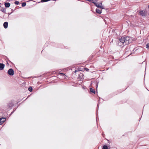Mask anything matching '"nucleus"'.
<instances>
[{
	"label": "nucleus",
	"instance_id": "obj_16",
	"mask_svg": "<svg viewBox=\"0 0 149 149\" xmlns=\"http://www.w3.org/2000/svg\"><path fill=\"white\" fill-rule=\"evenodd\" d=\"M19 3V2L17 1H16L15 2V3L16 4V5H18Z\"/></svg>",
	"mask_w": 149,
	"mask_h": 149
},
{
	"label": "nucleus",
	"instance_id": "obj_12",
	"mask_svg": "<svg viewBox=\"0 0 149 149\" xmlns=\"http://www.w3.org/2000/svg\"><path fill=\"white\" fill-rule=\"evenodd\" d=\"M131 39L130 38H129V39L128 40H127V41L128 42H129L128 43V44L129 43H131V42H132V41H131Z\"/></svg>",
	"mask_w": 149,
	"mask_h": 149
},
{
	"label": "nucleus",
	"instance_id": "obj_13",
	"mask_svg": "<svg viewBox=\"0 0 149 149\" xmlns=\"http://www.w3.org/2000/svg\"><path fill=\"white\" fill-rule=\"evenodd\" d=\"M102 149H108V147L106 146H104L103 147Z\"/></svg>",
	"mask_w": 149,
	"mask_h": 149
},
{
	"label": "nucleus",
	"instance_id": "obj_3",
	"mask_svg": "<svg viewBox=\"0 0 149 149\" xmlns=\"http://www.w3.org/2000/svg\"><path fill=\"white\" fill-rule=\"evenodd\" d=\"M14 71L12 69H9L8 71V74L11 75H13L14 74Z\"/></svg>",
	"mask_w": 149,
	"mask_h": 149
},
{
	"label": "nucleus",
	"instance_id": "obj_15",
	"mask_svg": "<svg viewBox=\"0 0 149 149\" xmlns=\"http://www.w3.org/2000/svg\"><path fill=\"white\" fill-rule=\"evenodd\" d=\"M28 89L31 92L32 90V88L31 87H30Z\"/></svg>",
	"mask_w": 149,
	"mask_h": 149
},
{
	"label": "nucleus",
	"instance_id": "obj_22",
	"mask_svg": "<svg viewBox=\"0 0 149 149\" xmlns=\"http://www.w3.org/2000/svg\"><path fill=\"white\" fill-rule=\"evenodd\" d=\"M80 75H82V74H80Z\"/></svg>",
	"mask_w": 149,
	"mask_h": 149
},
{
	"label": "nucleus",
	"instance_id": "obj_9",
	"mask_svg": "<svg viewBox=\"0 0 149 149\" xmlns=\"http://www.w3.org/2000/svg\"><path fill=\"white\" fill-rule=\"evenodd\" d=\"M10 5V4L9 3H5V6L6 7H9Z\"/></svg>",
	"mask_w": 149,
	"mask_h": 149
},
{
	"label": "nucleus",
	"instance_id": "obj_1",
	"mask_svg": "<svg viewBox=\"0 0 149 149\" xmlns=\"http://www.w3.org/2000/svg\"><path fill=\"white\" fill-rule=\"evenodd\" d=\"M129 39V37H122L119 40L122 43H125V45H127L128 44L129 42L127 41V40Z\"/></svg>",
	"mask_w": 149,
	"mask_h": 149
},
{
	"label": "nucleus",
	"instance_id": "obj_19",
	"mask_svg": "<svg viewBox=\"0 0 149 149\" xmlns=\"http://www.w3.org/2000/svg\"><path fill=\"white\" fill-rule=\"evenodd\" d=\"M85 69L86 71H88L89 70V69H88L86 68Z\"/></svg>",
	"mask_w": 149,
	"mask_h": 149
},
{
	"label": "nucleus",
	"instance_id": "obj_21",
	"mask_svg": "<svg viewBox=\"0 0 149 149\" xmlns=\"http://www.w3.org/2000/svg\"><path fill=\"white\" fill-rule=\"evenodd\" d=\"M119 43H120V42H119Z\"/></svg>",
	"mask_w": 149,
	"mask_h": 149
},
{
	"label": "nucleus",
	"instance_id": "obj_11",
	"mask_svg": "<svg viewBox=\"0 0 149 149\" xmlns=\"http://www.w3.org/2000/svg\"><path fill=\"white\" fill-rule=\"evenodd\" d=\"M90 91L91 92H92L93 93H95V91H94V90L92 88H91L90 89Z\"/></svg>",
	"mask_w": 149,
	"mask_h": 149
},
{
	"label": "nucleus",
	"instance_id": "obj_5",
	"mask_svg": "<svg viewBox=\"0 0 149 149\" xmlns=\"http://www.w3.org/2000/svg\"><path fill=\"white\" fill-rule=\"evenodd\" d=\"M139 15H142V16H145V12L143 11H141L139 13Z\"/></svg>",
	"mask_w": 149,
	"mask_h": 149
},
{
	"label": "nucleus",
	"instance_id": "obj_17",
	"mask_svg": "<svg viewBox=\"0 0 149 149\" xmlns=\"http://www.w3.org/2000/svg\"><path fill=\"white\" fill-rule=\"evenodd\" d=\"M49 0H41V2H45L49 1Z\"/></svg>",
	"mask_w": 149,
	"mask_h": 149
},
{
	"label": "nucleus",
	"instance_id": "obj_20",
	"mask_svg": "<svg viewBox=\"0 0 149 149\" xmlns=\"http://www.w3.org/2000/svg\"><path fill=\"white\" fill-rule=\"evenodd\" d=\"M96 86H97V85Z\"/></svg>",
	"mask_w": 149,
	"mask_h": 149
},
{
	"label": "nucleus",
	"instance_id": "obj_6",
	"mask_svg": "<svg viewBox=\"0 0 149 149\" xmlns=\"http://www.w3.org/2000/svg\"><path fill=\"white\" fill-rule=\"evenodd\" d=\"M4 65L2 63H0V70H2L4 67Z\"/></svg>",
	"mask_w": 149,
	"mask_h": 149
},
{
	"label": "nucleus",
	"instance_id": "obj_23",
	"mask_svg": "<svg viewBox=\"0 0 149 149\" xmlns=\"http://www.w3.org/2000/svg\"><path fill=\"white\" fill-rule=\"evenodd\" d=\"M148 7H149V5L148 6Z\"/></svg>",
	"mask_w": 149,
	"mask_h": 149
},
{
	"label": "nucleus",
	"instance_id": "obj_2",
	"mask_svg": "<svg viewBox=\"0 0 149 149\" xmlns=\"http://www.w3.org/2000/svg\"><path fill=\"white\" fill-rule=\"evenodd\" d=\"M93 3L94 4L95 6L98 8H100L101 9H104V7L102 6V3H100L94 2H93Z\"/></svg>",
	"mask_w": 149,
	"mask_h": 149
},
{
	"label": "nucleus",
	"instance_id": "obj_8",
	"mask_svg": "<svg viewBox=\"0 0 149 149\" xmlns=\"http://www.w3.org/2000/svg\"><path fill=\"white\" fill-rule=\"evenodd\" d=\"M96 12L99 14H101L102 13V11L97 9H96Z\"/></svg>",
	"mask_w": 149,
	"mask_h": 149
},
{
	"label": "nucleus",
	"instance_id": "obj_10",
	"mask_svg": "<svg viewBox=\"0 0 149 149\" xmlns=\"http://www.w3.org/2000/svg\"><path fill=\"white\" fill-rule=\"evenodd\" d=\"M60 74L62 76V79L65 78V74H64L62 73H60Z\"/></svg>",
	"mask_w": 149,
	"mask_h": 149
},
{
	"label": "nucleus",
	"instance_id": "obj_7",
	"mask_svg": "<svg viewBox=\"0 0 149 149\" xmlns=\"http://www.w3.org/2000/svg\"><path fill=\"white\" fill-rule=\"evenodd\" d=\"M8 26V23L7 22H5L3 24V26L6 29L7 28Z\"/></svg>",
	"mask_w": 149,
	"mask_h": 149
},
{
	"label": "nucleus",
	"instance_id": "obj_4",
	"mask_svg": "<svg viewBox=\"0 0 149 149\" xmlns=\"http://www.w3.org/2000/svg\"><path fill=\"white\" fill-rule=\"evenodd\" d=\"M6 118H0V125H1L5 121Z\"/></svg>",
	"mask_w": 149,
	"mask_h": 149
},
{
	"label": "nucleus",
	"instance_id": "obj_14",
	"mask_svg": "<svg viewBox=\"0 0 149 149\" xmlns=\"http://www.w3.org/2000/svg\"><path fill=\"white\" fill-rule=\"evenodd\" d=\"M26 3L25 2L23 3H22V6L23 7H24L26 6Z\"/></svg>",
	"mask_w": 149,
	"mask_h": 149
},
{
	"label": "nucleus",
	"instance_id": "obj_18",
	"mask_svg": "<svg viewBox=\"0 0 149 149\" xmlns=\"http://www.w3.org/2000/svg\"><path fill=\"white\" fill-rule=\"evenodd\" d=\"M146 47V48L149 49V43L147 44Z\"/></svg>",
	"mask_w": 149,
	"mask_h": 149
}]
</instances>
